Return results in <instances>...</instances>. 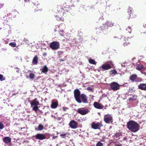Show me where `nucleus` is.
Returning <instances> with one entry per match:
<instances>
[{
    "label": "nucleus",
    "instance_id": "1",
    "mask_svg": "<svg viewBox=\"0 0 146 146\" xmlns=\"http://www.w3.org/2000/svg\"><path fill=\"white\" fill-rule=\"evenodd\" d=\"M139 125L134 121L131 120L127 123V128L131 131L136 132L139 129Z\"/></svg>",
    "mask_w": 146,
    "mask_h": 146
},
{
    "label": "nucleus",
    "instance_id": "2",
    "mask_svg": "<svg viewBox=\"0 0 146 146\" xmlns=\"http://www.w3.org/2000/svg\"><path fill=\"white\" fill-rule=\"evenodd\" d=\"M31 106L32 107V110L36 112L37 110H38V106L39 105V102L38 100L36 98L34 99L31 103Z\"/></svg>",
    "mask_w": 146,
    "mask_h": 146
},
{
    "label": "nucleus",
    "instance_id": "3",
    "mask_svg": "<svg viewBox=\"0 0 146 146\" xmlns=\"http://www.w3.org/2000/svg\"><path fill=\"white\" fill-rule=\"evenodd\" d=\"M74 97L76 101L78 103H80L82 101L80 98L81 96L80 90L78 89H76L74 91Z\"/></svg>",
    "mask_w": 146,
    "mask_h": 146
},
{
    "label": "nucleus",
    "instance_id": "4",
    "mask_svg": "<svg viewBox=\"0 0 146 146\" xmlns=\"http://www.w3.org/2000/svg\"><path fill=\"white\" fill-rule=\"evenodd\" d=\"M60 45L58 42L53 41L50 43V47L52 50H56L59 48Z\"/></svg>",
    "mask_w": 146,
    "mask_h": 146
},
{
    "label": "nucleus",
    "instance_id": "5",
    "mask_svg": "<svg viewBox=\"0 0 146 146\" xmlns=\"http://www.w3.org/2000/svg\"><path fill=\"white\" fill-rule=\"evenodd\" d=\"M103 126L102 124V122H98L95 123L94 122H92L91 124V127L92 128L96 129H100L101 127Z\"/></svg>",
    "mask_w": 146,
    "mask_h": 146
},
{
    "label": "nucleus",
    "instance_id": "6",
    "mask_svg": "<svg viewBox=\"0 0 146 146\" xmlns=\"http://www.w3.org/2000/svg\"><path fill=\"white\" fill-rule=\"evenodd\" d=\"M128 15H129V18H134L137 16V15L134 13V11L132 8L129 7L128 8L127 11Z\"/></svg>",
    "mask_w": 146,
    "mask_h": 146
},
{
    "label": "nucleus",
    "instance_id": "7",
    "mask_svg": "<svg viewBox=\"0 0 146 146\" xmlns=\"http://www.w3.org/2000/svg\"><path fill=\"white\" fill-rule=\"evenodd\" d=\"M110 88L113 91H116L119 88V85L117 82H113L110 84Z\"/></svg>",
    "mask_w": 146,
    "mask_h": 146
},
{
    "label": "nucleus",
    "instance_id": "8",
    "mask_svg": "<svg viewBox=\"0 0 146 146\" xmlns=\"http://www.w3.org/2000/svg\"><path fill=\"white\" fill-rule=\"evenodd\" d=\"M112 117L110 115H105L104 117V121L106 123L109 124L113 122Z\"/></svg>",
    "mask_w": 146,
    "mask_h": 146
},
{
    "label": "nucleus",
    "instance_id": "9",
    "mask_svg": "<svg viewBox=\"0 0 146 146\" xmlns=\"http://www.w3.org/2000/svg\"><path fill=\"white\" fill-rule=\"evenodd\" d=\"M129 80L133 82H139L140 81V78L137 77L136 74H132L129 77Z\"/></svg>",
    "mask_w": 146,
    "mask_h": 146
},
{
    "label": "nucleus",
    "instance_id": "10",
    "mask_svg": "<svg viewBox=\"0 0 146 146\" xmlns=\"http://www.w3.org/2000/svg\"><path fill=\"white\" fill-rule=\"evenodd\" d=\"M69 125L72 128L75 129L77 127L78 123L75 121L72 120L70 122Z\"/></svg>",
    "mask_w": 146,
    "mask_h": 146
},
{
    "label": "nucleus",
    "instance_id": "11",
    "mask_svg": "<svg viewBox=\"0 0 146 146\" xmlns=\"http://www.w3.org/2000/svg\"><path fill=\"white\" fill-rule=\"evenodd\" d=\"M102 70H108L111 68V66L108 64H102L101 66Z\"/></svg>",
    "mask_w": 146,
    "mask_h": 146
},
{
    "label": "nucleus",
    "instance_id": "12",
    "mask_svg": "<svg viewBox=\"0 0 146 146\" xmlns=\"http://www.w3.org/2000/svg\"><path fill=\"white\" fill-rule=\"evenodd\" d=\"M93 105L95 108L98 109H102L104 108V106L102 104L97 102H95Z\"/></svg>",
    "mask_w": 146,
    "mask_h": 146
},
{
    "label": "nucleus",
    "instance_id": "13",
    "mask_svg": "<svg viewBox=\"0 0 146 146\" xmlns=\"http://www.w3.org/2000/svg\"><path fill=\"white\" fill-rule=\"evenodd\" d=\"M80 98H81L83 103H86L87 102L88 98L87 96L85 94H81L80 96Z\"/></svg>",
    "mask_w": 146,
    "mask_h": 146
},
{
    "label": "nucleus",
    "instance_id": "14",
    "mask_svg": "<svg viewBox=\"0 0 146 146\" xmlns=\"http://www.w3.org/2000/svg\"><path fill=\"white\" fill-rule=\"evenodd\" d=\"M77 112L78 113L82 115H85L88 112V111L87 109L82 110L80 109H78L77 110Z\"/></svg>",
    "mask_w": 146,
    "mask_h": 146
},
{
    "label": "nucleus",
    "instance_id": "15",
    "mask_svg": "<svg viewBox=\"0 0 146 146\" xmlns=\"http://www.w3.org/2000/svg\"><path fill=\"white\" fill-rule=\"evenodd\" d=\"M19 13L17 11L14 10H13V11L11 12L10 13H9L8 14V15H11L12 17H15L17 16L18 15Z\"/></svg>",
    "mask_w": 146,
    "mask_h": 146
},
{
    "label": "nucleus",
    "instance_id": "16",
    "mask_svg": "<svg viewBox=\"0 0 146 146\" xmlns=\"http://www.w3.org/2000/svg\"><path fill=\"white\" fill-rule=\"evenodd\" d=\"M139 88L141 90H146V84H141L138 86Z\"/></svg>",
    "mask_w": 146,
    "mask_h": 146
},
{
    "label": "nucleus",
    "instance_id": "17",
    "mask_svg": "<svg viewBox=\"0 0 146 146\" xmlns=\"http://www.w3.org/2000/svg\"><path fill=\"white\" fill-rule=\"evenodd\" d=\"M38 58L37 56H35L33 58L32 61V63L33 64L36 65L38 63Z\"/></svg>",
    "mask_w": 146,
    "mask_h": 146
},
{
    "label": "nucleus",
    "instance_id": "18",
    "mask_svg": "<svg viewBox=\"0 0 146 146\" xmlns=\"http://www.w3.org/2000/svg\"><path fill=\"white\" fill-rule=\"evenodd\" d=\"M44 128V126L41 124H39L37 128H35L36 131H41Z\"/></svg>",
    "mask_w": 146,
    "mask_h": 146
},
{
    "label": "nucleus",
    "instance_id": "19",
    "mask_svg": "<svg viewBox=\"0 0 146 146\" xmlns=\"http://www.w3.org/2000/svg\"><path fill=\"white\" fill-rule=\"evenodd\" d=\"M58 105V102H52L51 105V107L52 108L55 109L56 108Z\"/></svg>",
    "mask_w": 146,
    "mask_h": 146
},
{
    "label": "nucleus",
    "instance_id": "20",
    "mask_svg": "<svg viewBox=\"0 0 146 146\" xmlns=\"http://www.w3.org/2000/svg\"><path fill=\"white\" fill-rule=\"evenodd\" d=\"M11 139L10 137H4L3 138V141L5 143L11 142Z\"/></svg>",
    "mask_w": 146,
    "mask_h": 146
},
{
    "label": "nucleus",
    "instance_id": "21",
    "mask_svg": "<svg viewBox=\"0 0 146 146\" xmlns=\"http://www.w3.org/2000/svg\"><path fill=\"white\" fill-rule=\"evenodd\" d=\"M135 68L137 70L140 71L141 70L144 68V66L142 64H137Z\"/></svg>",
    "mask_w": 146,
    "mask_h": 146
},
{
    "label": "nucleus",
    "instance_id": "22",
    "mask_svg": "<svg viewBox=\"0 0 146 146\" xmlns=\"http://www.w3.org/2000/svg\"><path fill=\"white\" fill-rule=\"evenodd\" d=\"M48 68L46 66H43V68L42 69V72L46 74L48 71Z\"/></svg>",
    "mask_w": 146,
    "mask_h": 146
},
{
    "label": "nucleus",
    "instance_id": "23",
    "mask_svg": "<svg viewBox=\"0 0 146 146\" xmlns=\"http://www.w3.org/2000/svg\"><path fill=\"white\" fill-rule=\"evenodd\" d=\"M114 23H112V22L110 21H107L105 23V25H106L108 27H111L113 25Z\"/></svg>",
    "mask_w": 146,
    "mask_h": 146
},
{
    "label": "nucleus",
    "instance_id": "24",
    "mask_svg": "<svg viewBox=\"0 0 146 146\" xmlns=\"http://www.w3.org/2000/svg\"><path fill=\"white\" fill-rule=\"evenodd\" d=\"M109 72L110 75H115L117 74V71L115 69H113L110 70L109 71Z\"/></svg>",
    "mask_w": 146,
    "mask_h": 146
},
{
    "label": "nucleus",
    "instance_id": "25",
    "mask_svg": "<svg viewBox=\"0 0 146 146\" xmlns=\"http://www.w3.org/2000/svg\"><path fill=\"white\" fill-rule=\"evenodd\" d=\"M137 96L135 95H134L132 97H130L128 99L129 101L131 100H137Z\"/></svg>",
    "mask_w": 146,
    "mask_h": 146
},
{
    "label": "nucleus",
    "instance_id": "26",
    "mask_svg": "<svg viewBox=\"0 0 146 146\" xmlns=\"http://www.w3.org/2000/svg\"><path fill=\"white\" fill-rule=\"evenodd\" d=\"M89 63L92 64H96V62L94 60L92 59H89Z\"/></svg>",
    "mask_w": 146,
    "mask_h": 146
},
{
    "label": "nucleus",
    "instance_id": "27",
    "mask_svg": "<svg viewBox=\"0 0 146 146\" xmlns=\"http://www.w3.org/2000/svg\"><path fill=\"white\" fill-rule=\"evenodd\" d=\"M126 30L128 31L129 33H131L132 31V28L130 27H128L126 29Z\"/></svg>",
    "mask_w": 146,
    "mask_h": 146
},
{
    "label": "nucleus",
    "instance_id": "28",
    "mask_svg": "<svg viewBox=\"0 0 146 146\" xmlns=\"http://www.w3.org/2000/svg\"><path fill=\"white\" fill-rule=\"evenodd\" d=\"M5 80V78L3 76L0 74V80L3 81Z\"/></svg>",
    "mask_w": 146,
    "mask_h": 146
},
{
    "label": "nucleus",
    "instance_id": "29",
    "mask_svg": "<svg viewBox=\"0 0 146 146\" xmlns=\"http://www.w3.org/2000/svg\"><path fill=\"white\" fill-rule=\"evenodd\" d=\"M63 52L61 51H59L58 52V56L59 58H60L62 57V55L63 54Z\"/></svg>",
    "mask_w": 146,
    "mask_h": 146
},
{
    "label": "nucleus",
    "instance_id": "30",
    "mask_svg": "<svg viewBox=\"0 0 146 146\" xmlns=\"http://www.w3.org/2000/svg\"><path fill=\"white\" fill-rule=\"evenodd\" d=\"M126 42H124L123 45L125 46H129L130 45V43L129 42H127L125 41Z\"/></svg>",
    "mask_w": 146,
    "mask_h": 146
},
{
    "label": "nucleus",
    "instance_id": "31",
    "mask_svg": "<svg viewBox=\"0 0 146 146\" xmlns=\"http://www.w3.org/2000/svg\"><path fill=\"white\" fill-rule=\"evenodd\" d=\"M9 44L10 46L13 47H15L16 46V44L15 42L10 43Z\"/></svg>",
    "mask_w": 146,
    "mask_h": 146
},
{
    "label": "nucleus",
    "instance_id": "32",
    "mask_svg": "<svg viewBox=\"0 0 146 146\" xmlns=\"http://www.w3.org/2000/svg\"><path fill=\"white\" fill-rule=\"evenodd\" d=\"M29 77L30 79H33L35 77V75L33 73H30L29 74Z\"/></svg>",
    "mask_w": 146,
    "mask_h": 146
},
{
    "label": "nucleus",
    "instance_id": "33",
    "mask_svg": "<svg viewBox=\"0 0 146 146\" xmlns=\"http://www.w3.org/2000/svg\"><path fill=\"white\" fill-rule=\"evenodd\" d=\"M35 137H45V136L42 134H38L35 136Z\"/></svg>",
    "mask_w": 146,
    "mask_h": 146
},
{
    "label": "nucleus",
    "instance_id": "34",
    "mask_svg": "<svg viewBox=\"0 0 146 146\" xmlns=\"http://www.w3.org/2000/svg\"><path fill=\"white\" fill-rule=\"evenodd\" d=\"M68 133H63V134H62L60 135V136H63V137H66L67 136V137L68 136Z\"/></svg>",
    "mask_w": 146,
    "mask_h": 146
},
{
    "label": "nucleus",
    "instance_id": "35",
    "mask_svg": "<svg viewBox=\"0 0 146 146\" xmlns=\"http://www.w3.org/2000/svg\"><path fill=\"white\" fill-rule=\"evenodd\" d=\"M4 127V126L3 124L0 121V129H2Z\"/></svg>",
    "mask_w": 146,
    "mask_h": 146
},
{
    "label": "nucleus",
    "instance_id": "36",
    "mask_svg": "<svg viewBox=\"0 0 146 146\" xmlns=\"http://www.w3.org/2000/svg\"><path fill=\"white\" fill-rule=\"evenodd\" d=\"M114 146H121V144L118 142H115L114 144Z\"/></svg>",
    "mask_w": 146,
    "mask_h": 146
},
{
    "label": "nucleus",
    "instance_id": "37",
    "mask_svg": "<svg viewBox=\"0 0 146 146\" xmlns=\"http://www.w3.org/2000/svg\"><path fill=\"white\" fill-rule=\"evenodd\" d=\"M115 136H116V137H119L120 136H122V135L120 133L118 132L116 134Z\"/></svg>",
    "mask_w": 146,
    "mask_h": 146
},
{
    "label": "nucleus",
    "instance_id": "38",
    "mask_svg": "<svg viewBox=\"0 0 146 146\" xmlns=\"http://www.w3.org/2000/svg\"><path fill=\"white\" fill-rule=\"evenodd\" d=\"M96 146H103V144L101 142L99 141L97 144Z\"/></svg>",
    "mask_w": 146,
    "mask_h": 146
},
{
    "label": "nucleus",
    "instance_id": "39",
    "mask_svg": "<svg viewBox=\"0 0 146 146\" xmlns=\"http://www.w3.org/2000/svg\"><path fill=\"white\" fill-rule=\"evenodd\" d=\"M87 90H89L91 91H92L93 90L92 88L90 87H88L87 88Z\"/></svg>",
    "mask_w": 146,
    "mask_h": 146
},
{
    "label": "nucleus",
    "instance_id": "40",
    "mask_svg": "<svg viewBox=\"0 0 146 146\" xmlns=\"http://www.w3.org/2000/svg\"><path fill=\"white\" fill-rule=\"evenodd\" d=\"M36 138L39 140H43L46 139V137H35Z\"/></svg>",
    "mask_w": 146,
    "mask_h": 146
},
{
    "label": "nucleus",
    "instance_id": "41",
    "mask_svg": "<svg viewBox=\"0 0 146 146\" xmlns=\"http://www.w3.org/2000/svg\"><path fill=\"white\" fill-rule=\"evenodd\" d=\"M67 109H68V108L67 107H64L63 108V110L64 111H66Z\"/></svg>",
    "mask_w": 146,
    "mask_h": 146
},
{
    "label": "nucleus",
    "instance_id": "42",
    "mask_svg": "<svg viewBox=\"0 0 146 146\" xmlns=\"http://www.w3.org/2000/svg\"><path fill=\"white\" fill-rule=\"evenodd\" d=\"M23 41L25 42H28V40L27 39V38H25L23 40Z\"/></svg>",
    "mask_w": 146,
    "mask_h": 146
},
{
    "label": "nucleus",
    "instance_id": "43",
    "mask_svg": "<svg viewBox=\"0 0 146 146\" xmlns=\"http://www.w3.org/2000/svg\"><path fill=\"white\" fill-rule=\"evenodd\" d=\"M65 60H64V59H60V61L63 62V61H65Z\"/></svg>",
    "mask_w": 146,
    "mask_h": 146
},
{
    "label": "nucleus",
    "instance_id": "44",
    "mask_svg": "<svg viewBox=\"0 0 146 146\" xmlns=\"http://www.w3.org/2000/svg\"><path fill=\"white\" fill-rule=\"evenodd\" d=\"M129 91L131 92H133V90L132 89H129Z\"/></svg>",
    "mask_w": 146,
    "mask_h": 146
},
{
    "label": "nucleus",
    "instance_id": "45",
    "mask_svg": "<svg viewBox=\"0 0 146 146\" xmlns=\"http://www.w3.org/2000/svg\"><path fill=\"white\" fill-rule=\"evenodd\" d=\"M3 6V5L0 4V8H2Z\"/></svg>",
    "mask_w": 146,
    "mask_h": 146
},
{
    "label": "nucleus",
    "instance_id": "46",
    "mask_svg": "<svg viewBox=\"0 0 146 146\" xmlns=\"http://www.w3.org/2000/svg\"><path fill=\"white\" fill-rule=\"evenodd\" d=\"M30 0H24L25 2H29Z\"/></svg>",
    "mask_w": 146,
    "mask_h": 146
},
{
    "label": "nucleus",
    "instance_id": "47",
    "mask_svg": "<svg viewBox=\"0 0 146 146\" xmlns=\"http://www.w3.org/2000/svg\"><path fill=\"white\" fill-rule=\"evenodd\" d=\"M109 62L110 63V64H111L113 65V63L112 61L110 62Z\"/></svg>",
    "mask_w": 146,
    "mask_h": 146
},
{
    "label": "nucleus",
    "instance_id": "48",
    "mask_svg": "<svg viewBox=\"0 0 146 146\" xmlns=\"http://www.w3.org/2000/svg\"><path fill=\"white\" fill-rule=\"evenodd\" d=\"M121 65H122V66L125 67V66H124V65H123H123H122V64Z\"/></svg>",
    "mask_w": 146,
    "mask_h": 146
},
{
    "label": "nucleus",
    "instance_id": "49",
    "mask_svg": "<svg viewBox=\"0 0 146 146\" xmlns=\"http://www.w3.org/2000/svg\"><path fill=\"white\" fill-rule=\"evenodd\" d=\"M126 138L125 137H124V139H126Z\"/></svg>",
    "mask_w": 146,
    "mask_h": 146
},
{
    "label": "nucleus",
    "instance_id": "50",
    "mask_svg": "<svg viewBox=\"0 0 146 146\" xmlns=\"http://www.w3.org/2000/svg\"><path fill=\"white\" fill-rule=\"evenodd\" d=\"M39 111H40V110H39Z\"/></svg>",
    "mask_w": 146,
    "mask_h": 146
},
{
    "label": "nucleus",
    "instance_id": "51",
    "mask_svg": "<svg viewBox=\"0 0 146 146\" xmlns=\"http://www.w3.org/2000/svg\"><path fill=\"white\" fill-rule=\"evenodd\" d=\"M130 141H131V140H130Z\"/></svg>",
    "mask_w": 146,
    "mask_h": 146
}]
</instances>
